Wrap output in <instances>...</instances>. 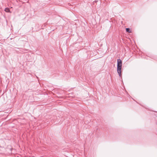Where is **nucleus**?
I'll use <instances>...</instances> for the list:
<instances>
[{
  "instance_id": "1",
  "label": "nucleus",
  "mask_w": 157,
  "mask_h": 157,
  "mask_svg": "<svg viewBox=\"0 0 157 157\" xmlns=\"http://www.w3.org/2000/svg\"><path fill=\"white\" fill-rule=\"evenodd\" d=\"M117 72L119 75L121 76V67L122 66V62L120 59L117 60Z\"/></svg>"
},
{
  "instance_id": "2",
  "label": "nucleus",
  "mask_w": 157,
  "mask_h": 157,
  "mask_svg": "<svg viewBox=\"0 0 157 157\" xmlns=\"http://www.w3.org/2000/svg\"><path fill=\"white\" fill-rule=\"evenodd\" d=\"M5 11L6 12L11 13V12H10V9L9 8H5Z\"/></svg>"
},
{
  "instance_id": "3",
  "label": "nucleus",
  "mask_w": 157,
  "mask_h": 157,
  "mask_svg": "<svg viewBox=\"0 0 157 157\" xmlns=\"http://www.w3.org/2000/svg\"><path fill=\"white\" fill-rule=\"evenodd\" d=\"M126 31L128 33H132L131 30L129 28L126 29Z\"/></svg>"
}]
</instances>
